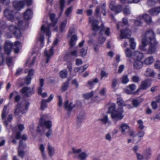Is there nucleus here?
Listing matches in <instances>:
<instances>
[{"label":"nucleus","instance_id":"nucleus-18","mask_svg":"<svg viewBox=\"0 0 160 160\" xmlns=\"http://www.w3.org/2000/svg\"><path fill=\"white\" fill-rule=\"evenodd\" d=\"M21 132L20 131H17L15 133V138L17 140L21 139L22 140L26 141L28 139V137L26 135L24 134L22 136L21 135Z\"/></svg>","mask_w":160,"mask_h":160},{"label":"nucleus","instance_id":"nucleus-34","mask_svg":"<svg viewBox=\"0 0 160 160\" xmlns=\"http://www.w3.org/2000/svg\"><path fill=\"white\" fill-rule=\"evenodd\" d=\"M67 23V21L65 20L62 22L60 25V31L61 32H63Z\"/></svg>","mask_w":160,"mask_h":160},{"label":"nucleus","instance_id":"nucleus-4","mask_svg":"<svg viewBox=\"0 0 160 160\" xmlns=\"http://www.w3.org/2000/svg\"><path fill=\"white\" fill-rule=\"evenodd\" d=\"M99 21L97 20H94L92 21L91 26L92 30L93 31L97 32L99 30V34L102 35V32L105 30V27L103 24H102L100 26H98Z\"/></svg>","mask_w":160,"mask_h":160},{"label":"nucleus","instance_id":"nucleus-42","mask_svg":"<svg viewBox=\"0 0 160 160\" xmlns=\"http://www.w3.org/2000/svg\"><path fill=\"white\" fill-rule=\"evenodd\" d=\"M125 52L127 57L129 58L132 56V52L129 48H127L125 51Z\"/></svg>","mask_w":160,"mask_h":160},{"label":"nucleus","instance_id":"nucleus-21","mask_svg":"<svg viewBox=\"0 0 160 160\" xmlns=\"http://www.w3.org/2000/svg\"><path fill=\"white\" fill-rule=\"evenodd\" d=\"M32 14V10L30 9H28L23 14V18L26 20H29L31 18Z\"/></svg>","mask_w":160,"mask_h":160},{"label":"nucleus","instance_id":"nucleus-40","mask_svg":"<svg viewBox=\"0 0 160 160\" xmlns=\"http://www.w3.org/2000/svg\"><path fill=\"white\" fill-rule=\"evenodd\" d=\"M88 156V155L84 152H82L79 155V158L81 160H84Z\"/></svg>","mask_w":160,"mask_h":160},{"label":"nucleus","instance_id":"nucleus-53","mask_svg":"<svg viewBox=\"0 0 160 160\" xmlns=\"http://www.w3.org/2000/svg\"><path fill=\"white\" fill-rule=\"evenodd\" d=\"M65 0H60V9H61L62 10L64 9V7L65 6Z\"/></svg>","mask_w":160,"mask_h":160},{"label":"nucleus","instance_id":"nucleus-44","mask_svg":"<svg viewBox=\"0 0 160 160\" xmlns=\"http://www.w3.org/2000/svg\"><path fill=\"white\" fill-rule=\"evenodd\" d=\"M137 123L139 125L138 128L141 130L143 129L144 126L143 121L141 120H139L137 121Z\"/></svg>","mask_w":160,"mask_h":160},{"label":"nucleus","instance_id":"nucleus-54","mask_svg":"<svg viewBox=\"0 0 160 160\" xmlns=\"http://www.w3.org/2000/svg\"><path fill=\"white\" fill-rule=\"evenodd\" d=\"M147 72H149L148 75L149 77H153L155 76V73L153 71H151V69L149 68H148L147 70Z\"/></svg>","mask_w":160,"mask_h":160},{"label":"nucleus","instance_id":"nucleus-49","mask_svg":"<svg viewBox=\"0 0 160 160\" xmlns=\"http://www.w3.org/2000/svg\"><path fill=\"white\" fill-rule=\"evenodd\" d=\"M7 25L5 22L3 21H0V28L2 29H5L7 28Z\"/></svg>","mask_w":160,"mask_h":160},{"label":"nucleus","instance_id":"nucleus-24","mask_svg":"<svg viewBox=\"0 0 160 160\" xmlns=\"http://www.w3.org/2000/svg\"><path fill=\"white\" fill-rule=\"evenodd\" d=\"M98 79L97 78H96L94 79H92L91 80L88 81V84L89 85L90 88L92 89L94 86L95 84L98 83Z\"/></svg>","mask_w":160,"mask_h":160},{"label":"nucleus","instance_id":"nucleus-41","mask_svg":"<svg viewBox=\"0 0 160 160\" xmlns=\"http://www.w3.org/2000/svg\"><path fill=\"white\" fill-rule=\"evenodd\" d=\"M12 58L10 57L6 59V63L8 66L10 67L12 65Z\"/></svg>","mask_w":160,"mask_h":160},{"label":"nucleus","instance_id":"nucleus-10","mask_svg":"<svg viewBox=\"0 0 160 160\" xmlns=\"http://www.w3.org/2000/svg\"><path fill=\"white\" fill-rule=\"evenodd\" d=\"M4 16L8 20L12 22H13L14 21V17L13 11L6 9L4 11Z\"/></svg>","mask_w":160,"mask_h":160},{"label":"nucleus","instance_id":"nucleus-33","mask_svg":"<svg viewBox=\"0 0 160 160\" xmlns=\"http://www.w3.org/2000/svg\"><path fill=\"white\" fill-rule=\"evenodd\" d=\"M69 85V82L68 80L67 81L64 82L61 87V90L62 91L65 92L66 91Z\"/></svg>","mask_w":160,"mask_h":160},{"label":"nucleus","instance_id":"nucleus-58","mask_svg":"<svg viewBox=\"0 0 160 160\" xmlns=\"http://www.w3.org/2000/svg\"><path fill=\"white\" fill-rule=\"evenodd\" d=\"M87 52V51L84 48H82L80 51V53L82 56H85Z\"/></svg>","mask_w":160,"mask_h":160},{"label":"nucleus","instance_id":"nucleus-12","mask_svg":"<svg viewBox=\"0 0 160 160\" xmlns=\"http://www.w3.org/2000/svg\"><path fill=\"white\" fill-rule=\"evenodd\" d=\"M109 7L112 11L117 13L120 12L122 9V7L121 5H116L114 2H111L110 3Z\"/></svg>","mask_w":160,"mask_h":160},{"label":"nucleus","instance_id":"nucleus-62","mask_svg":"<svg viewBox=\"0 0 160 160\" xmlns=\"http://www.w3.org/2000/svg\"><path fill=\"white\" fill-rule=\"evenodd\" d=\"M53 95L52 94H51L49 97L47 99H43V101H45L47 102H50L53 99Z\"/></svg>","mask_w":160,"mask_h":160},{"label":"nucleus","instance_id":"nucleus-9","mask_svg":"<svg viewBox=\"0 0 160 160\" xmlns=\"http://www.w3.org/2000/svg\"><path fill=\"white\" fill-rule=\"evenodd\" d=\"M13 47V44L12 43L8 41H6L4 47L5 53L8 55H10Z\"/></svg>","mask_w":160,"mask_h":160},{"label":"nucleus","instance_id":"nucleus-57","mask_svg":"<svg viewBox=\"0 0 160 160\" xmlns=\"http://www.w3.org/2000/svg\"><path fill=\"white\" fill-rule=\"evenodd\" d=\"M130 90L132 91H134L136 88V86L134 84H130L128 86Z\"/></svg>","mask_w":160,"mask_h":160},{"label":"nucleus","instance_id":"nucleus-17","mask_svg":"<svg viewBox=\"0 0 160 160\" xmlns=\"http://www.w3.org/2000/svg\"><path fill=\"white\" fill-rule=\"evenodd\" d=\"M139 18L140 19H143L146 23L148 25L152 21L151 17L147 14H144L142 16H140Z\"/></svg>","mask_w":160,"mask_h":160},{"label":"nucleus","instance_id":"nucleus-1","mask_svg":"<svg viewBox=\"0 0 160 160\" xmlns=\"http://www.w3.org/2000/svg\"><path fill=\"white\" fill-rule=\"evenodd\" d=\"M146 38L142 40V45L139 46V49L145 53L152 54L156 50L158 42L155 38V34L152 30L147 31L145 34Z\"/></svg>","mask_w":160,"mask_h":160},{"label":"nucleus","instance_id":"nucleus-60","mask_svg":"<svg viewBox=\"0 0 160 160\" xmlns=\"http://www.w3.org/2000/svg\"><path fill=\"white\" fill-rule=\"evenodd\" d=\"M157 102V101L156 102L154 101H152L151 102V105L152 107V108L154 109H156L158 107V105Z\"/></svg>","mask_w":160,"mask_h":160},{"label":"nucleus","instance_id":"nucleus-48","mask_svg":"<svg viewBox=\"0 0 160 160\" xmlns=\"http://www.w3.org/2000/svg\"><path fill=\"white\" fill-rule=\"evenodd\" d=\"M100 8L99 6H97L95 8V15L97 17H99L100 16Z\"/></svg>","mask_w":160,"mask_h":160},{"label":"nucleus","instance_id":"nucleus-16","mask_svg":"<svg viewBox=\"0 0 160 160\" xmlns=\"http://www.w3.org/2000/svg\"><path fill=\"white\" fill-rule=\"evenodd\" d=\"M49 17L51 22L49 24L51 26L54 27L55 26L58 22L57 19H56V15L54 13H51L49 14Z\"/></svg>","mask_w":160,"mask_h":160},{"label":"nucleus","instance_id":"nucleus-13","mask_svg":"<svg viewBox=\"0 0 160 160\" xmlns=\"http://www.w3.org/2000/svg\"><path fill=\"white\" fill-rule=\"evenodd\" d=\"M143 101L144 99L141 96L138 97L136 98L132 99V103L134 107H137L139 106Z\"/></svg>","mask_w":160,"mask_h":160},{"label":"nucleus","instance_id":"nucleus-32","mask_svg":"<svg viewBox=\"0 0 160 160\" xmlns=\"http://www.w3.org/2000/svg\"><path fill=\"white\" fill-rule=\"evenodd\" d=\"M48 150L49 156L50 157L52 156L55 153V149L54 148L50 145H48Z\"/></svg>","mask_w":160,"mask_h":160},{"label":"nucleus","instance_id":"nucleus-46","mask_svg":"<svg viewBox=\"0 0 160 160\" xmlns=\"http://www.w3.org/2000/svg\"><path fill=\"white\" fill-rule=\"evenodd\" d=\"M78 52L77 50H74L73 51L69 52L67 54L68 56H74L75 57L78 56L77 55Z\"/></svg>","mask_w":160,"mask_h":160},{"label":"nucleus","instance_id":"nucleus-11","mask_svg":"<svg viewBox=\"0 0 160 160\" xmlns=\"http://www.w3.org/2000/svg\"><path fill=\"white\" fill-rule=\"evenodd\" d=\"M131 35V31L128 28L122 29L120 31V37L121 39L128 38Z\"/></svg>","mask_w":160,"mask_h":160},{"label":"nucleus","instance_id":"nucleus-43","mask_svg":"<svg viewBox=\"0 0 160 160\" xmlns=\"http://www.w3.org/2000/svg\"><path fill=\"white\" fill-rule=\"evenodd\" d=\"M46 102L43 101V99L42 100L41 105V109L42 110H44L47 107V105Z\"/></svg>","mask_w":160,"mask_h":160},{"label":"nucleus","instance_id":"nucleus-26","mask_svg":"<svg viewBox=\"0 0 160 160\" xmlns=\"http://www.w3.org/2000/svg\"><path fill=\"white\" fill-rule=\"evenodd\" d=\"M120 129L121 130L122 133L123 134H125L126 130H129L130 128L128 125L124 123L122 124L120 127Z\"/></svg>","mask_w":160,"mask_h":160},{"label":"nucleus","instance_id":"nucleus-19","mask_svg":"<svg viewBox=\"0 0 160 160\" xmlns=\"http://www.w3.org/2000/svg\"><path fill=\"white\" fill-rule=\"evenodd\" d=\"M148 12L152 16H156L160 13V7L152 8L149 10Z\"/></svg>","mask_w":160,"mask_h":160},{"label":"nucleus","instance_id":"nucleus-20","mask_svg":"<svg viewBox=\"0 0 160 160\" xmlns=\"http://www.w3.org/2000/svg\"><path fill=\"white\" fill-rule=\"evenodd\" d=\"M143 63L141 61L135 59L133 63L134 68L137 69H139L143 66Z\"/></svg>","mask_w":160,"mask_h":160},{"label":"nucleus","instance_id":"nucleus-63","mask_svg":"<svg viewBox=\"0 0 160 160\" xmlns=\"http://www.w3.org/2000/svg\"><path fill=\"white\" fill-rule=\"evenodd\" d=\"M21 149H18V155L22 158L24 157V152L23 150H22Z\"/></svg>","mask_w":160,"mask_h":160},{"label":"nucleus","instance_id":"nucleus-39","mask_svg":"<svg viewBox=\"0 0 160 160\" xmlns=\"http://www.w3.org/2000/svg\"><path fill=\"white\" fill-rule=\"evenodd\" d=\"M106 4L105 3H103L101 6V8L102 9L101 12L103 14V15L104 16H105L106 15Z\"/></svg>","mask_w":160,"mask_h":160},{"label":"nucleus","instance_id":"nucleus-23","mask_svg":"<svg viewBox=\"0 0 160 160\" xmlns=\"http://www.w3.org/2000/svg\"><path fill=\"white\" fill-rule=\"evenodd\" d=\"M41 30L42 31L45 32L47 36H50L51 32L49 27H45L44 25H43L41 27Z\"/></svg>","mask_w":160,"mask_h":160},{"label":"nucleus","instance_id":"nucleus-50","mask_svg":"<svg viewBox=\"0 0 160 160\" xmlns=\"http://www.w3.org/2000/svg\"><path fill=\"white\" fill-rule=\"evenodd\" d=\"M99 120L103 122L104 124H106L108 122V118L107 115H105L103 118L99 119Z\"/></svg>","mask_w":160,"mask_h":160},{"label":"nucleus","instance_id":"nucleus-5","mask_svg":"<svg viewBox=\"0 0 160 160\" xmlns=\"http://www.w3.org/2000/svg\"><path fill=\"white\" fill-rule=\"evenodd\" d=\"M74 32V28H70L67 34L68 37L69 38L71 37L69 42V45L70 48H72L74 46L78 40V38L76 35H73L72 36V34Z\"/></svg>","mask_w":160,"mask_h":160},{"label":"nucleus","instance_id":"nucleus-55","mask_svg":"<svg viewBox=\"0 0 160 160\" xmlns=\"http://www.w3.org/2000/svg\"><path fill=\"white\" fill-rule=\"evenodd\" d=\"M132 80L134 82L138 83L139 81V78L138 76H133L132 77Z\"/></svg>","mask_w":160,"mask_h":160},{"label":"nucleus","instance_id":"nucleus-61","mask_svg":"<svg viewBox=\"0 0 160 160\" xmlns=\"http://www.w3.org/2000/svg\"><path fill=\"white\" fill-rule=\"evenodd\" d=\"M143 57V55L142 53L139 52L137 55V59H136L141 61Z\"/></svg>","mask_w":160,"mask_h":160},{"label":"nucleus","instance_id":"nucleus-3","mask_svg":"<svg viewBox=\"0 0 160 160\" xmlns=\"http://www.w3.org/2000/svg\"><path fill=\"white\" fill-rule=\"evenodd\" d=\"M21 99V97L19 95H17L14 98V102H17L15 107L14 114L15 115H18L20 113L23 114L26 112L25 111H27L28 109L30 103L29 102H27L25 104V109H22V103L19 102Z\"/></svg>","mask_w":160,"mask_h":160},{"label":"nucleus","instance_id":"nucleus-31","mask_svg":"<svg viewBox=\"0 0 160 160\" xmlns=\"http://www.w3.org/2000/svg\"><path fill=\"white\" fill-rule=\"evenodd\" d=\"M44 79L43 78H41L39 79V86L37 89V91H39L40 92H41L42 90V88L44 86Z\"/></svg>","mask_w":160,"mask_h":160},{"label":"nucleus","instance_id":"nucleus-7","mask_svg":"<svg viewBox=\"0 0 160 160\" xmlns=\"http://www.w3.org/2000/svg\"><path fill=\"white\" fill-rule=\"evenodd\" d=\"M8 29L12 32L17 39L19 38L22 36L21 32L17 27L13 25H10L8 27Z\"/></svg>","mask_w":160,"mask_h":160},{"label":"nucleus","instance_id":"nucleus-45","mask_svg":"<svg viewBox=\"0 0 160 160\" xmlns=\"http://www.w3.org/2000/svg\"><path fill=\"white\" fill-rule=\"evenodd\" d=\"M118 83V80L116 78L113 79L112 80V88H115L117 85Z\"/></svg>","mask_w":160,"mask_h":160},{"label":"nucleus","instance_id":"nucleus-30","mask_svg":"<svg viewBox=\"0 0 160 160\" xmlns=\"http://www.w3.org/2000/svg\"><path fill=\"white\" fill-rule=\"evenodd\" d=\"M60 77L63 78H67L68 76V72L66 69L61 71L59 73Z\"/></svg>","mask_w":160,"mask_h":160},{"label":"nucleus","instance_id":"nucleus-52","mask_svg":"<svg viewBox=\"0 0 160 160\" xmlns=\"http://www.w3.org/2000/svg\"><path fill=\"white\" fill-rule=\"evenodd\" d=\"M134 25L135 26L140 27L142 26V22L139 20H135L134 21Z\"/></svg>","mask_w":160,"mask_h":160},{"label":"nucleus","instance_id":"nucleus-36","mask_svg":"<svg viewBox=\"0 0 160 160\" xmlns=\"http://www.w3.org/2000/svg\"><path fill=\"white\" fill-rule=\"evenodd\" d=\"M73 10L72 6H70L68 8L65 12V14L67 16H69L70 13L72 12Z\"/></svg>","mask_w":160,"mask_h":160},{"label":"nucleus","instance_id":"nucleus-29","mask_svg":"<svg viewBox=\"0 0 160 160\" xmlns=\"http://www.w3.org/2000/svg\"><path fill=\"white\" fill-rule=\"evenodd\" d=\"M154 61V59L152 57H150L146 58L144 61L145 64L149 65L151 64Z\"/></svg>","mask_w":160,"mask_h":160},{"label":"nucleus","instance_id":"nucleus-38","mask_svg":"<svg viewBox=\"0 0 160 160\" xmlns=\"http://www.w3.org/2000/svg\"><path fill=\"white\" fill-rule=\"evenodd\" d=\"M84 115L83 114L82 115H79L77 117V124H79L81 123L82 120L84 118Z\"/></svg>","mask_w":160,"mask_h":160},{"label":"nucleus","instance_id":"nucleus-27","mask_svg":"<svg viewBox=\"0 0 160 160\" xmlns=\"http://www.w3.org/2000/svg\"><path fill=\"white\" fill-rule=\"evenodd\" d=\"M151 150L150 148L146 149L143 152V156L146 159H148L149 157L151 155Z\"/></svg>","mask_w":160,"mask_h":160},{"label":"nucleus","instance_id":"nucleus-22","mask_svg":"<svg viewBox=\"0 0 160 160\" xmlns=\"http://www.w3.org/2000/svg\"><path fill=\"white\" fill-rule=\"evenodd\" d=\"M54 53V50L53 47L51 48L49 50V53L46 52L45 53V55L47 57V58L46 59V63H48L50 60V57L52 56Z\"/></svg>","mask_w":160,"mask_h":160},{"label":"nucleus","instance_id":"nucleus-14","mask_svg":"<svg viewBox=\"0 0 160 160\" xmlns=\"http://www.w3.org/2000/svg\"><path fill=\"white\" fill-rule=\"evenodd\" d=\"M24 5V2L23 1H19L18 2H13V5L14 8L17 10H20L22 8Z\"/></svg>","mask_w":160,"mask_h":160},{"label":"nucleus","instance_id":"nucleus-8","mask_svg":"<svg viewBox=\"0 0 160 160\" xmlns=\"http://www.w3.org/2000/svg\"><path fill=\"white\" fill-rule=\"evenodd\" d=\"M20 92L27 97H28L34 93V88L31 89L29 87H24L20 90Z\"/></svg>","mask_w":160,"mask_h":160},{"label":"nucleus","instance_id":"nucleus-6","mask_svg":"<svg viewBox=\"0 0 160 160\" xmlns=\"http://www.w3.org/2000/svg\"><path fill=\"white\" fill-rule=\"evenodd\" d=\"M47 117V116L45 115H43L41 116L39 121L40 126L45 127L48 129L51 128L52 122L50 120L46 121Z\"/></svg>","mask_w":160,"mask_h":160},{"label":"nucleus","instance_id":"nucleus-35","mask_svg":"<svg viewBox=\"0 0 160 160\" xmlns=\"http://www.w3.org/2000/svg\"><path fill=\"white\" fill-rule=\"evenodd\" d=\"M129 42H130V48L132 50H134L135 48L136 44L134 42V39L133 38H130Z\"/></svg>","mask_w":160,"mask_h":160},{"label":"nucleus","instance_id":"nucleus-64","mask_svg":"<svg viewBox=\"0 0 160 160\" xmlns=\"http://www.w3.org/2000/svg\"><path fill=\"white\" fill-rule=\"evenodd\" d=\"M155 68L158 69H160V61H157L155 64Z\"/></svg>","mask_w":160,"mask_h":160},{"label":"nucleus","instance_id":"nucleus-59","mask_svg":"<svg viewBox=\"0 0 160 160\" xmlns=\"http://www.w3.org/2000/svg\"><path fill=\"white\" fill-rule=\"evenodd\" d=\"M32 79L31 77H30L28 76L26 78L25 81L26 83L28 85L30 84L31 82V81Z\"/></svg>","mask_w":160,"mask_h":160},{"label":"nucleus","instance_id":"nucleus-25","mask_svg":"<svg viewBox=\"0 0 160 160\" xmlns=\"http://www.w3.org/2000/svg\"><path fill=\"white\" fill-rule=\"evenodd\" d=\"M72 102H70L69 104L68 100H67L64 103V107L68 111H71L75 107V105H74L73 106H72Z\"/></svg>","mask_w":160,"mask_h":160},{"label":"nucleus","instance_id":"nucleus-37","mask_svg":"<svg viewBox=\"0 0 160 160\" xmlns=\"http://www.w3.org/2000/svg\"><path fill=\"white\" fill-rule=\"evenodd\" d=\"M94 94L93 91H92L90 92L87 93L83 95V97L85 98L88 99L91 98Z\"/></svg>","mask_w":160,"mask_h":160},{"label":"nucleus","instance_id":"nucleus-15","mask_svg":"<svg viewBox=\"0 0 160 160\" xmlns=\"http://www.w3.org/2000/svg\"><path fill=\"white\" fill-rule=\"evenodd\" d=\"M150 86L151 84L149 83V80L146 79L141 82L140 87L142 90H145Z\"/></svg>","mask_w":160,"mask_h":160},{"label":"nucleus","instance_id":"nucleus-51","mask_svg":"<svg viewBox=\"0 0 160 160\" xmlns=\"http://www.w3.org/2000/svg\"><path fill=\"white\" fill-rule=\"evenodd\" d=\"M23 22L22 21H19L17 27L21 31V29H23L24 28L22 26Z\"/></svg>","mask_w":160,"mask_h":160},{"label":"nucleus","instance_id":"nucleus-47","mask_svg":"<svg viewBox=\"0 0 160 160\" xmlns=\"http://www.w3.org/2000/svg\"><path fill=\"white\" fill-rule=\"evenodd\" d=\"M67 68L68 69L70 73H71L72 71V63L70 62H68L67 63Z\"/></svg>","mask_w":160,"mask_h":160},{"label":"nucleus","instance_id":"nucleus-2","mask_svg":"<svg viewBox=\"0 0 160 160\" xmlns=\"http://www.w3.org/2000/svg\"><path fill=\"white\" fill-rule=\"evenodd\" d=\"M117 103L118 106V108L116 109V104L112 103L108 107V112L111 114L112 119H116L117 121L120 120L124 117L123 107L126 106V104L121 97L117 98Z\"/></svg>","mask_w":160,"mask_h":160},{"label":"nucleus","instance_id":"nucleus-28","mask_svg":"<svg viewBox=\"0 0 160 160\" xmlns=\"http://www.w3.org/2000/svg\"><path fill=\"white\" fill-rule=\"evenodd\" d=\"M122 83L124 84L127 83L129 81L128 75H123L121 78Z\"/></svg>","mask_w":160,"mask_h":160},{"label":"nucleus","instance_id":"nucleus-56","mask_svg":"<svg viewBox=\"0 0 160 160\" xmlns=\"http://www.w3.org/2000/svg\"><path fill=\"white\" fill-rule=\"evenodd\" d=\"M108 73L104 71H102L101 72V79H102L104 77L107 78L108 76Z\"/></svg>","mask_w":160,"mask_h":160}]
</instances>
